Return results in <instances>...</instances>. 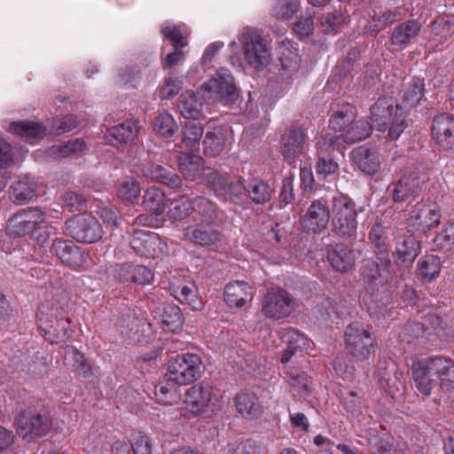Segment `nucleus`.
<instances>
[{"instance_id":"f257e3e1","label":"nucleus","mask_w":454,"mask_h":454,"mask_svg":"<svg viewBox=\"0 0 454 454\" xmlns=\"http://www.w3.org/2000/svg\"><path fill=\"white\" fill-rule=\"evenodd\" d=\"M201 358L197 354L184 353L168 359L164 380L155 387L158 402L163 405H173L181 397L179 386L187 385L201 376Z\"/></svg>"},{"instance_id":"f03ea898","label":"nucleus","mask_w":454,"mask_h":454,"mask_svg":"<svg viewBox=\"0 0 454 454\" xmlns=\"http://www.w3.org/2000/svg\"><path fill=\"white\" fill-rule=\"evenodd\" d=\"M414 387L422 395H429L434 387L439 385L443 391L454 389V361L435 356L415 358L411 364Z\"/></svg>"},{"instance_id":"7ed1b4c3","label":"nucleus","mask_w":454,"mask_h":454,"mask_svg":"<svg viewBox=\"0 0 454 454\" xmlns=\"http://www.w3.org/2000/svg\"><path fill=\"white\" fill-rule=\"evenodd\" d=\"M7 230L13 237L30 234L39 244H44L54 232L46 213L39 207H27L17 212L9 219Z\"/></svg>"},{"instance_id":"20e7f679","label":"nucleus","mask_w":454,"mask_h":454,"mask_svg":"<svg viewBox=\"0 0 454 454\" xmlns=\"http://www.w3.org/2000/svg\"><path fill=\"white\" fill-rule=\"evenodd\" d=\"M371 119L379 130L388 127V137L393 140L398 139L407 126L406 111L388 97L380 98L371 106Z\"/></svg>"},{"instance_id":"39448f33","label":"nucleus","mask_w":454,"mask_h":454,"mask_svg":"<svg viewBox=\"0 0 454 454\" xmlns=\"http://www.w3.org/2000/svg\"><path fill=\"white\" fill-rule=\"evenodd\" d=\"M239 42L245 59L251 67L262 70L270 63L271 53L268 41L256 29L243 28L239 35Z\"/></svg>"},{"instance_id":"423d86ee","label":"nucleus","mask_w":454,"mask_h":454,"mask_svg":"<svg viewBox=\"0 0 454 454\" xmlns=\"http://www.w3.org/2000/svg\"><path fill=\"white\" fill-rule=\"evenodd\" d=\"M184 239L197 247L220 251L226 247L227 238L214 223H196L183 230Z\"/></svg>"},{"instance_id":"0eeeda50","label":"nucleus","mask_w":454,"mask_h":454,"mask_svg":"<svg viewBox=\"0 0 454 454\" xmlns=\"http://www.w3.org/2000/svg\"><path fill=\"white\" fill-rule=\"evenodd\" d=\"M216 399L210 381L202 380L194 384L185 391L181 415L188 419L195 418L205 412L211 405H215Z\"/></svg>"},{"instance_id":"6e6552de","label":"nucleus","mask_w":454,"mask_h":454,"mask_svg":"<svg viewBox=\"0 0 454 454\" xmlns=\"http://www.w3.org/2000/svg\"><path fill=\"white\" fill-rule=\"evenodd\" d=\"M36 317L40 321V327L43 328L45 335L52 342L65 341L70 336V320L65 317L62 309L43 303L39 307Z\"/></svg>"},{"instance_id":"1a4fd4ad","label":"nucleus","mask_w":454,"mask_h":454,"mask_svg":"<svg viewBox=\"0 0 454 454\" xmlns=\"http://www.w3.org/2000/svg\"><path fill=\"white\" fill-rule=\"evenodd\" d=\"M373 338L364 323L355 321L345 330V344L348 352L357 361H367L374 353Z\"/></svg>"},{"instance_id":"9d476101","label":"nucleus","mask_w":454,"mask_h":454,"mask_svg":"<svg viewBox=\"0 0 454 454\" xmlns=\"http://www.w3.org/2000/svg\"><path fill=\"white\" fill-rule=\"evenodd\" d=\"M16 424L17 434L30 442L49 432L51 419L48 411L28 408L19 414Z\"/></svg>"},{"instance_id":"9b49d317","label":"nucleus","mask_w":454,"mask_h":454,"mask_svg":"<svg viewBox=\"0 0 454 454\" xmlns=\"http://www.w3.org/2000/svg\"><path fill=\"white\" fill-rule=\"evenodd\" d=\"M201 99L231 101L235 98V85L232 75L225 68L219 69L207 82H204L199 91Z\"/></svg>"},{"instance_id":"f8f14e48","label":"nucleus","mask_w":454,"mask_h":454,"mask_svg":"<svg viewBox=\"0 0 454 454\" xmlns=\"http://www.w3.org/2000/svg\"><path fill=\"white\" fill-rule=\"evenodd\" d=\"M440 207L428 200H421L411 209L408 226L414 231L425 233L438 227L441 223Z\"/></svg>"},{"instance_id":"ddd939ff","label":"nucleus","mask_w":454,"mask_h":454,"mask_svg":"<svg viewBox=\"0 0 454 454\" xmlns=\"http://www.w3.org/2000/svg\"><path fill=\"white\" fill-rule=\"evenodd\" d=\"M66 229L74 239L82 243H94L103 235V230L98 221L88 214L73 216L66 222Z\"/></svg>"},{"instance_id":"4468645a","label":"nucleus","mask_w":454,"mask_h":454,"mask_svg":"<svg viewBox=\"0 0 454 454\" xmlns=\"http://www.w3.org/2000/svg\"><path fill=\"white\" fill-rule=\"evenodd\" d=\"M428 181L426 173L412 172L403 176L397 182L390 184L387 189V196L395 203H403L411 198L419 196L423 185Z\"/></svg>"},{"instance_id":"2eb2a0df","label":"nucleus","mask_w":454,"mask_h":454,"mask_svg":"<svg viewBox=\"0 0 454 454\" xmlns=\"http://www.w3.org/2000/svg\"><path fill=\"white\" fill-rule=\"evenodd\" d=\"M294 302L291 294L281 288H271L264 295L262 302V313L274 320L288 317L294 310Z\"/></svg>"},{"instance_id":"dca6fc26","label":"nucleus","mask_w":454,"mask_h":454,"mask_svg":"<svg viewBox=\"0 0 454 454\" xmlns=\"http://www.w3.org/2000/svg\"><path fill=\"white\" fill-rule=\"evenodd\" d=\"M203 183L211 187L216 197L223 200H239L243 194H247V182L241 180L228 181V176L208 169L203 176Z\"/></svg>"},{"instance_id":"f3484780","label":"nucleus","mask_w":454,"mask_h":454,"mask_svg":"<svg viewBox=\"0 0 454 454\" xmlns=\"http://www.w3.org/2000/svg\"><path fill=\"white\" fill-rule=\"evenodd\" d=\"M130 247L141 257L157 258L168 251L167 243L159 234L145 231H134Z\"/></svg>"},{"instance_id":"a211bd4d","label":"nucleus","mask_w":454,"mask_h":454,"mask_svg":"<svg viewBox=\"0 0 454 454\" xmlns=\"http://www.w3.org/2000/svg\"><path fill=\"white\" fill-rule=\"evenodd\" d=\"M330 220V209L323 198L314 200L301 217V225L307 233H318L326 229Z\"/></svg>"},{"instance_id":"6ab92c4d","label":"nucleus","mask_w":454,"mask_h":454,"mask_svg":"<svg viewBox=\"0 0 454 454\" xmlns=\"http://www.w3.org/2000/svg\"><path fill=\"white\" fill-rule=\"evenodd\" d=\"M309 138L302 129L288 130L281 139V153L289 164H294L296 160L309 149Z\"/></svg>"},{"instance_id":"aec40b11","label":"nucleus","mask_w":454,"mask_h":454,"mask_svg":"<svg viewBox=\"0 0 454 454\" xmlns=\"http://www.w3.org/2000/svg\"><path fill=\"white\" fill-rule=\"evenodd\" d=\"M419 251V241L413 235L403 234L395 238V247L393 256L397 265L410 267Z\"/></svg>"},{"instance_id":"412c9836","label":"nucleus","mask_w":454,"mask_h":454,"mask_svg":"<svg viewBox=\"0 0 454 454\" xmlns=\"http://www.w3.org/2000/svg\"><path fill=\"white\" fill-rule=\"evenodd\" d=\"M421 28V23L417 20L402 22L391 30L389 42L393 46L403 50L417 41Z\"/></svg>"},{"instance_id":"4be33fe9","label":"nucleus","mask_w":454,"mask_h":454,"mask_svg":"<svg viewBox=\"0 0 454 454\" xmlns=\"http://www.w3.org/2000/svg\"><path fill=\"white\" fill-rule=\"evenodd\" d=\"M114 278L121 283L148 285L153 280V273L148 267L141 264L124 263L118 265Z\"/></svg>"},{"instance_id":"5701e85b","label":"nucleus","mask_w":454,"mask_h":454,"mask_svg":"<svg viewBox=\"0 0 454 454\" xmlns=\"http://www.w3.org/2000/svg\"><path fill=\"white\" fill-rule=\"evenodd\" d=\"M51 250L64 264L72 269H78L85 262L84 252L73 241L55 240Z\"/></svg>"},{"instance_id":"b1692460","label":"nucleus","mask_w":454,"mask_h":454,"mask_svg":"<svg viewBox=\"0 0 454 454\" xmlns=\"http://www.w3.org/2000/svg\"><path fill=\"white\" fill-rule=\"evenodd\" d=\"M376 261L371 258L363 260L361 274L364 282L368 285H374L378 281L381 283V279L388 273L391 261L388 256L377 254Z\"/></svg>"},{"instance_id":"393cba45","label":"nucleus","mask_w":454,"mask_h":454,"mask_svg":"<svg viewBox=\"0 0 454 454\" xmlns=\"http://www.w3.org/2000/svg\"><path fill=\"white\" fill-rule=\"evenodd\" d=\"M432 137L439 145L450 147L454 143V118L449 114L435 116L432 124Z\"/></svg>"},{"instance_id":"a878e982","label":"nucleus","mask_w":454,"mask_h":454,"mask_svg":"<svg viewBox=\"0 0 454 454\" xmlns=\"http://www.w3.org/2000/svg\"><path fill=\"white\" fill-rule=\"evenodd\" d=\"M234 402L237 412L246 419H256L262 414V405L254 394L239 393Z\"/></svg>"},{"instance_id":"bb28decb","label":"nucleus","mask_w":454,"mask_h":454,"mask_svg":"<svg viewBox=\"0 0 454 454\" xmlns=\"http://www.w3.org/2000/svg\"><path fill=\"white\" fill-rule=\"evenodd\" d=\"M179 170L186 180L195 181L208 172L209 168H203V159L195 154L182 153L178 158Z\"/></svg>"},{"instance_id":"cd10ccee","label":"nucleus","mask_w":454,"mask_h":454,"mask_svg":"<svg viewBox=\"0 0 454 454\" xmlns=\"http://www.w3.org/2000/svg\"><path fill=\"white\" fill-rule=\"evenodd\" d=\"M137 121L128 120L121 124L108 129L105 139L112 145H118L133 141L137 137Z\"/></svg>"},{"instance_id":"c85d7f7f","label":"nucleus","mask_w":454,"mask_h":454,"mask_svg":"<svg viewBox=\"0 0 454 454\" xmlns=\"http://www.w3.org/2000/svg\"><path fill=\"white\" fill-rule=\"evenodd\" d=\"M327 259L331 266L340 272L350 270L355 264L353 250L343 244H337L329 249Z\"/></svg>"},{"instance_id":"c756f323","label":"nucleus","mask_w":454,"mask_h":454,"mask_svg":"<svg viewBox=\"0 0 454 454\" xmlns=\"http://www.w3.org/2000/svg\"><path fill=\"white\" fill-rule=\"evenodd\" d=\"M252 286L244 281H233L229 283L224 289L225 301L230 305L243 307L253 299Z\"/></svg>"},{"instance_id":"7c9ffc66","label":"nucleus","mask_w":454,"mask_h":454,"mask_svg":"<svg viewBox=\"0 0 454 454\" xmlns=\"http://www.w3.org/2000/svg\"><path fill=\"white\" fill-rule=\"evenodd\" d=\"M425 95L424 79L420 77H413L407 84H405L403 94L402 102L399 107L403 111H408L417 106Z\"/></svg>"},{"instance_id":"2f4dec72","label":"nucleus","mask_w":454,"mask_h":454,"mask_svg":"<svg viewBox=\"0 0 454 454\" xmlns=\"http://www.w3.org/2000/svg\"><path fill=\"white\" fill-rule=\"evenodd\" d=\"M351 158L358 168L367 175L375 174L380 168L377 153L364 146H359L351 153Z\"/></svg>"},{"instance_id":"473e14b6","label":"nucleus","mask_w":454,"mask_h":454,"mask_svg":"<svg viewBox=\"0 0 454 454\" xmlns=\"http://www.w3.org/2000/svg\"><path fill=\"white\" fill-rule=\"evenodd\" d=\"M441 269L442 263L439 257L426 254L419 260L415 274L420 281L429 283L439 276Z\"/></svg>"},{"instance_id":"72a5a7b5","label":"nucleus","mask_w":454,"mask_h":454,"mask_svg":"<svg viewBox=\"0 0 454 454\" xmlns=\"http://www.w3.org/2000/svg\"><path fill=\"white\" fill-rule=\"evenodd\" d=\"M279 62L281 66L280 75L283 78H290L297 73L300 67V58L297 49L289 43H283L279 47Z\"/></svg>"},{"instance_id":"f704fd0d","label":"nucleus","mask_w":454,"mask_h":454,"mask_svg":"<svg viewBox=\"0 0 454 454\" xmlns=\"http://www.w3.org/2000/svg\"><path fill=\"white\" fill-rule=\"evenodd\" d=\"M35 185L32 178L26 176L11 186L10 199L18 205L29 202L35 196Z\"/></svg>"},{"instance_id":"c9c22d12","label":"nucleus","mask_w":454,"mask_h":454,"mask_svg":"<svg viewBox=\"0 0 454 454\" xmlns=\"http://www.w3.org/2000/svg\"><path fill=\"white\" fill-rule=\"evenodd\" d=\"M333 114L329 121V126L334 131L343 132L356 118L355 107L348 104L338 105L333 108Z\"/></svg>"},{"instance_id":"e433bc0d","label":"nucleus","mask_w":454,"mask_h":454,"mask_svg":"<svg viewBox=\"0 0 454 454\" xmlns=\"http://www.w3.org/2000/svg\"><path fill=\"white\" fill-rule=\"evenodd\" d=\"M430 333L427 332L421 323L414 322L405 325L399 333L400 340L415 347L425 348L429 340Z\"/></svg>"},{"instance_id":"4c0bfd02","label":"nucleus","mask_w":454,"mask_h":454,"mask_svg":"<svg viewBox=\"0 0 454 454\" xmlns=\"http://www.w3.org/2000/svg\"><path fill=\"white\" fill-rule=\"evenodd\" d=\"M273 188L259 177L249 178L247 181V195L256 204H265L270 200Z\"/></svg>"},{"instance_id":"58836bf2","label":"nucleus","mask_w":454,"mask_h":454,"mask_svg":"<svg viewBox=\"0 0 454 454\" xmlns=\"http://www.w3.org/2000/svg\"><path fill=\"white\" fill-rule=\"evenodd\" d=\"M143 174L149 179L163 183L172 188L178 187L181 184V179L176 173L160 165L149 163L144 167Z\"/></svg>"},{"instance_id":"ea45409f","label":"nucleus","mask_w":454,"mask_h":454,"mask_svg":"<svg viewBox=\"0 0 454 454\" xmlns=\"http://www.w3.org/2000/svg\"><path fill=\"white\" fill-rule=\"evenodd\" d=\"M202 102L198 99L192 90H187L181 95L177 108L182 116L192 121H198L201 115Z\"/></svg>"},{"instance_id":"a19ab883","label":"nucleus","mask_w":454,"mask_h":454,"mask_svg":"<svg viewBox=\"0 0 454 454\" xmlns=\"http://www.w3.org/2000/svg\"><path fill=\"white\" fill-rule=\"evenodd\" d=\"M8 130L25 138L29 143L41 138L44 133V128L41 123L30 121L12 122Z\"/></svg>"},{"instance_id":"79ce46f5","label":"nucleus","mask_w":454,"mask_h":454,"mask_svg":"<svg viewBox=\"0 0 454 454\" xmlns=\"http://www.w3.org/2000/svg\"><path fill=\"white\" fill-rule=\"evenodd\" d=\"M372 125L365 120L354 119L353 122L336 139L341 138L345 143L354 144L369 137Z\"/></svg>"},{"instance_id":"37998d69","label":"nucleus","mask_w":454,"mask_h":454,"mask_svg":"<svg viewBox=\"0 0 454 454\" xmlns=\"http://www.w3.org/2000/svg\"><path fill=\"white\" fill-rule=\"evenodd\" d=\"M193 219L200 223H214L217 217V206L205 197H196L192 200Z\"/></svg>"},{"instance_id":"c03bdc74","label":"nucleus","mask_w":454,"mask_h":454,"mask_svg":"<svg viewBox=\"0 0 454 454\" xmlns=\"http://www.w3.org/2000/svg\"><path fill=\"white\" fill-rule=\"evenodd\" d=\"M202 135L203 127L201 123L198 121H188L184 123L182 141L178 146L192 151L199 145Z\"/></svg>"},{"instance_id":"a18cd8bd","label":"nucleus","mask_w":454,"mask_h":454,"mask_svg":"<svg viewBox=\"0 0 454 454\" xmlns=\"http://www.w3.org/2000/svg\"><path fill=\"white\" fill-rule=\"evenodd\" d=\"M290 391L295 397L305 398L310 393V380L304 373H298L293 369L285 372Z\"/></svg>"},{"instance_id":"49530a36","label":"nucleus","mask_w":454,"mask_h":454,"mask_svg":"<svg viewBox=\"0 0 454 454\" xmlns=\"http://www.w3.org/2000/svg\"><path fill=\"white\" fill-rule=\"evenodd\" d=\"M143 204L146 210L159 215L162 214L167 206L164 192L157 187L148 188L143 197Z\"/></svg>"},{"instance_id":"de8ad7c7","label":"nucleus","mask_w":454,"mask_h":454,"mask_svg":"<svg viewBox=\"0 0 454 454\" xmlns=\"http://www.w3.org/2000/svg\"><path fill=\"white\" fill-rule=\"evenodd\" d=\"M332 211L333 220L356 219V203L343 195L333 199Z\"/></svg>"},{"instance_id":"09e8293b","label":"nucleus","mask_w":454,"mask_h":454,"mask_svg":"<svg viewBox=\"0 0 454 454\" xmlns=\"http://www.w3.org/2000/svg\"><path fill=\"white\" fill-rule=\"evenodd\" d=\"M117 196L127 202H133L138 199L141 187L133 176H125L116 184Z\"/></svg>"},{"instance_id":"8fccbe9b","label":"nucleus","mask_w":454,"mask_h":454,"mask_svg":"<svg viewBox=\"0 0 454 454\" xmlns=\"http://www.w3.org/2000/svg\"><path fill=\"white\" fill-rule=\"evenodd\" d=\"M205 154L210 156L218 155L225 145V134L223 129L215 128L212 131H207L204 139Z\"/></svg>"},{"instance_id":"3c124183","label":"nucleus","mask_w":454,"mask_h":454,"mask_svg":"<svg viewBox=\"0 0 454 454\" xmlns=\"http://www.w3.org/2000/svg\"><path fill=\"white\" fill-rule=\"evenodd\" d=\"M161 33L172 43L171 47H185L189 31L184 26L166 24L161 27Z\"/></svg>"},{"instance_id":"603ef678","label":"nucleus","mask_w":454,"mask_h":454,"mask_svg":"<svg viewBox=\"0 0 454 454\" xmlns=\"http://www.w3.org/2000/svg\"><path fill=\"white\" fill-rule=\"evenodd\" d=\"M432 33L440 36L439 42L443 43L454 35V16L444 15L437 17L432 23Z\"/></svg>"},{"instance_id":"864d4df0","label":"nucleus","mask_w":454,"mask_h":454,"mask_svg":"<svg viewBox=\"0 0 454 454\" xmlns=\"http://www.w3.org/2000/svg\"><path fill=\"white\" fill-rule=\"evenodd\" d=\"M340 403L346 412L357 418L362 414L364 401L356 391L348 389L341 392Z\"/></svg>"},{"instance_id":"5fc2aeb1","label":"nucleus","mask_w":454,"mask_h":454,"mask_svg":"<svg viewBox=\"0 0 454 454\" xmlns=\"http://www.w3.org/2000/svg\"><path fill=\"white\" fill-rule=\"evenodd\" d=\"M153 128L160 136L171 137L177 131L178 125L169 113L162 112L154 119Z\"/></svg>"},{"instance_id":"6e6d98bb","label":"nucleus","mask_w":454,"mask_h":454,"mask_svg":"<svg viewBox=\"0 0 454 454\" xmlns=\"http://www.w3.org/2000/svg\"><path fill=\"white\" fill-rule=\"evenodd\" d=\"M169 290L171 294L182 303L196 308L197 295L192 284H181L171 282Z\"/></svg>"},{"instance_id":"4d7b16f0","label":"nucleus","mask_w":454,"mask_h":454,"mask_svg":"<svg viewBox=\"0 0 454 454\" xmlns=\"http://www.w3.org/2000/svg\"><path fill=\"white\" fill-rule=\"evenodd\" d=\"M161 323L165 330L176 332L183 325V317L180 309L176 305H167L163 309Z\"/></svg>"},{"instance_id":"13d9d810","label":"nucleus","mask_w":454,"mask_h":454,"mask_svg":"<svg viewBox=\"0 0 454 454\" xmlns=\"http://www.w3.org/2000/svg\"><path fill=\"white\" fill-rule=\"evenodd\" d=\"M282 340L287 347L299 351L301 354L307 352L309 348V340L299 331L293 328L283 331Z\"/></svg>"},{"instance_id":"bf43d9fd","label":"nucleus","mask_w":454,"mask_h":454,"mask_svg":"<svg viewBox=\"0 0 454 454\" xmlns=\"http://www.w3.org/2000/svg\"><path fill=\"white\" fill-rule=\"evenodd\" d=\"M369 239L378 250L377 254L388 256V239L385 227L375 223L369 232Z\"/></svg>"},{"instance_id":"052dcab7","label":"nucleus","mask_w":454,"mask_h":454,"mask_svg":"<svg viewBox=\"0 0 454 454\" xmlns=\"http://www.w3.org/2000/svg\"><path fill=\"white\" fill-rule=\"evenodd\" d=\"M433 243L438 250L450 249L454 247V220L443 224L441 232L434 238Z\"/></svg>"},{"instance_id":"680f3d73","label":"nucleus","mask_w":454,"mask_h":454,"mask_svg":"<svg viewBox=\"0 0 454 454\" xmlns=\"http://www.w3.org/2000/svg\"><path fill=\"white\" fill-rule=\"evenodd\" d=\"M192 200H190L186 197H179L174 200L168 210V215L170 219L180 220L192 212Z\"/></svg>"},{"instance_id":"e2e57ef3","label":"nucleus","mask_w":454,"mask_h":454,"mask_svg":"<svg viewBox=\"0 0 454 454\" xmlns=\"http://www.w3.org/2000/svg\"><path fill=\"white\" fill-rule=\"evenodd\" d=\"M85 144L81 139L69 140L66 143L52 146L50 149L51 155L58 158L67 157L68 155L83 151Z\"/></svg>"},{"instance_id":"0e129e2a","label":"nucleus","mask_w":454,"mask_h":454,"mask_svg":"<svg viewBox=\"0 0 454 454\" xmlns=\"http://www.w3.org/2000/svg\"><path fill=\"white\" fill-rule=\"evenodd\" d=\"M298 0H278L272 12L278 19L288 20L298 12Z\"/></svg>"},{"instance_id":"69168bd1","label":"nucleus","mask_w":454,"mask_h":454,"mask_svg":"<svg viewBox=\"0 0 454 454\" xmlns=\"http://www.w3.org/2000/svg\"><path fill=\"white\" fill-rule=\"evenodd\" d=\"M357 227L356 219L333 220V231L341 238H352L356 236Z\"/></svg>"},{"instance_id":"338daca9","label":"nucleus","mask_w":454,"mask_h":454,"mask_svg":"<svg viewBox=\"0 0 454 454\" xmlns=\"http://www.w3.org/2000/svg\"><path fill=\"white\" fill-rule=\"evenodd\" d=\"M396 19L397 13L393 11H386L379 15H374L369 26L370 32L377 34L394 23Z\"/></svg>"},{"instance_id":"774afa93","label":"nucleus","mask_w":454,"mask_h":454,"mask_svg":"<svg viewBox=\"0 0 454 454\" xmlns=\"http://www.w3.org/2000/svg\"><path fill=\"white\" fill-rule=\"evenodd\" d=\"M339 168L337 162L327 155H320L316 165V173L321 178L334 175Z\"/></svg>"}]
</instances>
